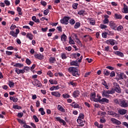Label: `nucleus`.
<instances>
[{
	"label": "nucleus",
	"instance_id": "19",
	"mask_svg": "<svg viewBox=\"0 0 128 128\" xmlns=\"http://www.w3.org/2000/svg\"><path fill=\"white\" fill-rule=\"evenodd\" d=\"M66 38H68V36H66V34H63L61 36V40H62V42H66Z\"/></svg>",
	"mask_w": 128,
	"mask_h": 128
},
{
	"label": "nucleus",
	"instance_id": "35",
	"mask_svg": "<svg viewBox=\"0 0 128 128\" xmlns=\"http://www.w3.org/2000/svg\"><path fill=\"white\" fill-rule=\"evenodd\" d=\"M110 72L108 70H104V76H110Z\"/></svg>",
	"mask_w": 128,
	"mask_h": 128
},
{
	"label": "nucleus",
	"instance_id": "46",
	"mask_svg": "<svg viewBox=\"0 0 128 128\" xmlns=\"http://www.w3.org/2000/svg\"><path fill=\"white\" fill-rule=\"evenodd\" d=\"M13 108L15 110H22V106H18V105H14Z\"/></svg>",
	"mask_w": 128,
	"mask_h": 128
},
{
	"label": "nucleus",
	"instance_id": "18",
	"mask_svg": "<svg viewBox=\"0 0 128 128\" xmlns=\"http://www.w3.org/2000/svg\"><path fill=\"white\" fill-rule=\"evenodd\" d=\"M108 114L109 116H112L114 118H116L118 116V114L112 110L108 112Z\"/></svg>",
	"mask_w": 128,
	"mask_h": 128
},
{
	"label": "nucleus",
	"instance_id": "16",
	"mask_svg": "<svg viewBox=\"0 0 128 128\" xmlns=\"http://www.w3.org/2000/svg\"><path fill=\"white\" fill-rule=\"evenodd\" d=\"M77 122L79 126H84L85 122H84V120L82 119H77Z\"/></svg>",
	"mask_w": 128,
	"mask_h": 128
},
{
	"label": "nucleus",
	"instance_id": "49",
	"mask_svg": "<svg viewBox=\"0 0 128 128\" xmlns=\"http://www.w3.org/2000/svg\"><path fill=\"white\" fill-rule=\"evenodd\" d=\"M78 118L80 120H84V114L82 113L80 114L78 117Z\"/></svg>",
	"mask_w": 128,
	"mask_h": 128
},
{
	"label": "nucleus",
	"instance_id": "58",
	"mask_svg": "<svg viewBox=\"0 0 128 128\" xmlns=\"http://www.w3.org/2000/svg\"><path fill=\"white\" fill-rule=\"evenodd\" d=\"M48 28L46 27L45 28H42L41 30H42V32H46L48 31Z\"/></svg>",
	"mask_w": 128,
	"mask_h": 128
},
{
	"label": "nucleus",
	"instance_id": "62",
	"mask_svg": "<svg viewBox=\"0 0 128 128\" xmlns=\"http://www.w3.org/2000/svg\"><path fill=\"white\" fill-rule=\"evenodd\" d=\"M38 80L34 79V82H32V84H34L35 86H36Z\"/></svg>",
	"mask_w": 128,
	"mask_h": 128
},
{
	"label": "nucleus",
	"instance_id": "47",
	"mask_svg": "<svg viewBox=\"0 0 128 128\" xmlns=\"http://www.w3.org/2000/svg\"><path fill=\"white\" fill-rule=\"evenodd\" d=\"M47 74L48 76L50 78H52L54 76V74L52 72V71L49 70L47 72Z\"/></svg>",
	"mask_w": 128,
	"mask_h": 128
},
{
	"label": "nucleus",
	"instance_id": "44",
	"mask_svg": "<svg viewBox=\"0 0 128 128\" xmlns=\"http://www.w3.org/2000/svg\"><path fill=\"white\" fill-rule=\"evenodd\" d=\"M62 97L64 98H70V96L68 94H63Z\"/></svg>",
	"mask_w": 128,
	"mask_h": 128
},
{
	"label": "nucleus",
	"instance_id": "5",
	"mask_svg": "<svg viewBox=\"0 0 128 128\" xmlns=\"http://www.w3.org/2000/svg\"><path fill=\"white\" fill-rule=\"evenodd\" d=\"M119 104L122 108H128V103L126 102V101L124 100H119Z\"/></svg>",
	"mask_w": 128,
	"mask_h": 128
},
{
	"label": "nucleus",
	"instance_id": "36",
	"mask_svg": "<svg viewBox=\"0 0 128 128\" xmlns=\"http://www.w3.org/2000/svg\"><path fill=\"white\" fill-rule=\"evenodd\" d=\"M86 14V12L84 10H82L78 12V14H80V16H84V14Z\"/></svg>",
	"mask_w": 128,
	"mask_h": 128
},
{
	"label": "nucleus",
	"instance_id": "8",
	"mask_svg": "<svg viewBox=\"0 0 128 128\" xmlns=\"http://www.w3.org/2000/svg\"><path fill=\"white\" fill-rule=\"evenodd\" d=\"M110 122H112L114 124H117L118 126H120L122 124V122L114 118H111Z\"/></svg>",
	"mask_w": 128,
	"mask_h": 128
},
{
	"label": "nucleus",
	"instance_id": "59",
	"mask_svg": "<svg viewBox=\"0 0 128 128\" xmlns=\"http://www.w3.org/2000/svg\"><path fill=\"white\" fill-rule=\"evenodd\" d=\"M110 74V78H114V76H116V73L114 71H112Z\"/></svg>",
	"mask_w": 128,
	"mask_h": 128
},
{
	"label": "nucleus",
	"instance_id": "37",
	"mask_svg": "<svg viewBox=\"0 0 128 128\" xmlns=\"http://www.w3.org/2000/svg\"><path fill=\"white\" fill-rule=\"evenodd\" d=\"M119 112L120 114H126V110L122 109L120 110Z\"/></svg>",
	"mask_w": 128,
	"mask_h": 128
},
{
	"label": "nucleus",
	"instance_id": "28",
	"mask_svg": "<svg viewBox=\"0 0 128 128\" xmlns=\"http://www.w3.org/2000/svg\"><path fill=\"white\" fill-rule=\"evenodd\" d=\"M96 92H92L90 94V100H94L96 98Z\"/></svg>",
	"mask_w": 128,
	"mask_h": 128
},
{
	"label": "nucleus",
	"instance_id": "45",
	"mask_svg": "<svg viewBox=\"0 0 128 128\" xmlns=\"http://www.w3.org/2000/svg\"><path fill=\"white\" fill-rule=\"evenodd\" d=\"M78 3H74L72 4V7L74 10H76L78 8Z\"/></svg>",
	"mask_w": 128,
	"mask_h": 128
},
{
	"label": "nucleus",
	"instance_id": "53",
	"mask_svg": "<svg viewBox=\"0 0 128 128\" xmlns=\"http://www.w3.org/2000/svg\"><path fill=\"white\" fill-rule=\"evenodd\" d=\"M33 118L34 120L36 122H39L38 118V116H36V115L33 116Z\"/></svg>",
	"mask_w": 128,
	"mask_h": 128
},
{
	"label": "nucleus",
	"instance_id": "6",
	"mask_svg": "<svg viewBox=\"0 0 128 128\" xmlns=\"http://www.w3.org/2000/svg\"><path fill=\"white\" fill-rule=\"evenodd\" d=\"M109 26L112 30H115L116 28H118V25H116V22L114 21H110L109 22Z\"/></svg>",
	"mask_w": 128,
	"mask_h": 128
},
{
	"label": "nucleus",
	"instance_id": "9",
	"mask_svg": "<svg viewBox=\"0 0 128 128\" xmlns=\"http://www.w3.org/2000/svg\"><path fill=\"white\" fill-rule=\"evenodd\" d=\"M106 44H110L111 46H114L116 44V40L114 39H109L106 41Z\"/></svg>",
	"mask_w": 128,
	"mask_h": 128
},
{
	"label": "nucleus",
	"instance_id": "63",
	"mask_svg": "<svg viewBox=\"0 0 128 128\" xmlns=\"http://www.w3.org/2000/svg\"><path fill=\"white\" fill-rule=\"evenodd\" d=\"M6 54H7V56H12V54H14V52H12L10 51H6Z\"/></svg>",
	"mask_w": 128,
	"mask_h": 128
},
{
	"label": "nucleus",
	"instance_id": "52",
	"mask_svg": "<svg viewBox=\"0 0 128 128\" xmlns=\"http://www.w3.org/2000/svg\"><path fill=\"white\" fill-rule=\"evenodd\" d=\"M70 24L72 26H74V24H76V20H74V19H71L70 20Z\"/></svg>",
	"mask_w": 128,
	"mask_h": 128
},
{
	"label": "nucleus",
	"instance_id": "23",
	"mask_svg": "<svg viewBox=\"0 0 128 128\" xmlns=\"http://www.w3.org/2000/svg\"><path fill=\"white\" fill-rule=\"evenodd\" d=\"M114 16V18L117 20H122V16L120 14H115Z\"/></svg>",
	"mask_w": 128,
	"mask_h": 128
},
{
	"label": "nucleus",
	"instance_id": "34",
	"mask_svg": "<svg viewBox=\"0 0 128 128\" xmlns=\"http://www.w3.org/2000/svg\"><path fill=\"white\" fill-rule=\"evenodd\" d=\"M72 56H73L74 58H76L78 56H80V54L78 53L77 54L76 53H73L72 54Z\"/></svg>",
	"mask_w": 128,
	"mask_h": 128
},
{
	"label": "nucleus",
	"instance_id": "22",
	"mask_svg": "<svg viewBox=\"0 0 128 128\" xmlns=\"http://www.w3.org/2000/svg\"><path fill=\"white\" fill-rule=\"evenodd\" d=\"M13 66H15L16 68H23L24 66V64L20 63H16L14 65H13Z\"/></svg>",
	"mask_w": 128,
	"mask_h": 128
},
{
	"label": "nucleus",
	"instance_id": "32",
	"mask_svg": "<svg viewBox=\"0 0 128 128\" xmlns=\"http://www.w3.org/2000/svg\"><path fill=\"white\" fill-rule=\"evenodd\" d=\"M100 102H106V104H108V102H110V100L106 98H102L101 99V100H100Z\"/></svg>",
	"mask_w": 128,
	"mask_h": 128
},
{
	"label": "nucleus",
	"instance_id": "30",
	"mask_svg": "<svg viewBox=\"0 0 128 128\" xmlns=\"http://www.w3.org/2000/svg\"><path fill=\"white\" fill-rule=\"evenodd\" d=\"M124 14H128V6L126 4H124Z\"/></svg>",
	"mask_w": 128,
	"mask_h": 128
},
{
	"label": "nucleus",
	"instance_id": "29",
	"mask_svg": "<svg viewBox=\"0 0 128 128\" xmlns=\"http://www.w3.org/2000/svg\"><path fill=\"white\" fill-rule=\"evenodd\" d=\"M60 90V86L58 85L57 86H52L50 88V90Z\"/></svg>",
	"mask_w": 128,
	"mask_h": 128
},
{
	"label": "nucleus",
	"instance_id": "12",
	"mask_svg": "<svg viewBox=\"0 0 128 128\" xmlns=\"http://www.w3.org/2000/svg\"><path fill=\"white\" fill-rule=\"evenodd\" d=\"M70 106H72V108H80V105L74 102H72V104H71Z\"/></svg>",
	"mask_w": 128,
	"mask_h": 128
},
{
	"label": "nucleus",
	"instance_id": "24",
	"mask_svg": "<svg viewBox=\"0 0 128 128\" xmlns=\"http://www.w3.org/2000/svg\"><path fill=\"white\" fill-rule=\"evenodd\" d=\"M10 100H12L13 102H16L18 99L16 96H10Z\"/></svg>",
	"mask_w": 128,
	"mask_h": 128
},
{
	"label": "nucleus",
	"instance_id": "54",
	"mask_svg": "<svg viewBox=\"0 0 128 128\" xmlns=\"http://www.w3.org/2000/svg\"><path fill=\"white\" fill-rule=\"evenodd\" d=\"M108 36V33L106 32L102 33V38H106Z\"/></svg>",
	"mask_w": 128,
	"mask_h": 128
},
{
	"label": "nucleus",
	"instance_id": "1",
	"mask_svg": "<svg viewBox=\"0 0 128 128\" xmlns=\"http://www.w3.org/2000/svg\"><path fill=\"white\" fill-rule=\"evenodd\" d=\"M68 70L70 74H72L74 76H80V74H78V71L76 68L74 67H70Z\"/></svg>",
	"mask_w": 128,
	"mask_h": 128
},
{
	"label": "nucleus",
	"instance_id": "51",
	"mask_svg": "<svg viewBox=\"0 0 128 128\" xmlns=\"http://www.w3.org/2000/svg\"><path fill=\"white\" fill-rule=\"evenodd\" d=\"M68 84H70L71 86H78V84L76 82H68Z\"/></svg>",
	"mask_w": 128,
	"mask_h": 128
},
{
	"label": "nucleus",
	"instance_id": "42",
	"mask_svg": "<svg viewBox=\"0 0 128 128\" xmlns=\"http://www.w3.org/2000/svg\"><path fill=\"white\" fill-rule=\"evenodd\" d=\"M8 86H9L10 88H14V82L12 81H9Z\"/></svg>",
	"mask_w": 128,
	"mask_h": 128
},
{
	"label": "nucleus",
	"instance_id": "60",
	"mask_svg": "<svg viewBox=\"0 0 128 128\" xmlns=\"http://www.w3.org/2000/svg\"><path fill=\"white\" fill-rule=\"evenodd\" d=\"M26 64H28V66H30V64H32V61H30V59L26 58Z\"/></svg>",
	"mask_w": 128,
	"mask_h": 128
},
{
	"label": "nucleus",
	"instance_id": "57",
	"mask_svg": "<svg viewBox=\"0 0 128 128\" xmlns=\"http://www.w3.org/2000/svg\"><path fill=\"white\" fill-rule=\"evenodd\" d=\"M48 12H50V10L48 9H46L44 10V14L45 16H48Z\"/></svg>",
	"mask_w": 128,
	"mask_h": 128
},
{
	"label": "nucleus",
	"instance_id": "10",
	"mask_svg": "<svg viewBox=\"0 0 128 128\" xmlns=\"http://www.w3.org/2000/svg\"><path fill=\"white\" fill-rule=\"evenodd\" d=\"M113 52L114 54H116V56H120V58H124V53L120 52V51H114Z\"/></svg>",
	"mask_w": 128,
	"mask_h": 128
},
{
	"label": "nucleus",
	"instance_id": "27",
	"mask_svg": "<svg viewBox=\"0 0 128 128\" xmlns=\"http://www.w3.org/2000/svg\"><path fill=\"white\" fill-rule=\"evenodd\" d=\"M122 74H118L116 76V80H124V78L122 77Z\"/></svg>",
	"mask_w": 128,
	"mask_h": 128
},
{
	"label": "nucleus",
	"instance_id": "31",
	"mask_svg": "<svg viewBox=\"0 0 128 128\" xmlns=\"http://www.w3.org/2000/svg\"><path fill=\"white\" fill-rule=\"evenodd\" d=\"M38 112H40L42 116H44V114H46V112H44L43 108H40V109L38 110Z\"/></svg>",
	"mask_w": 128,
	"mask_h": 128
},
{
	"label": "nucleus",
	"instance_id": "26",
	"mask_svg": "<svg viewBox=\"0 0 128 128\" xmlns=\"http://www.w3.org/2000/svg\"><path fill=\"white\" fill-rule=\"evenodd\" d=\"M124 30V26L122 25H120L118 27H116L114 30H118V32H122Z\"/></svg>",
	"mask_w": 128,
	"mask_h": 128
},
{
	"label": "nucleus",
	"instance_id": "56",
	"mask_svg": "<svg viewBox=\"0 0 128 128\" xmlns=\"http://www.w3.org/2000/svg\"><path fill=\"white\" fill-rule=\"evenodd\" d=\"M42 83L40 82V81L38 80L37 81V84H36V86H37V88H40V86H42Z\"/></svg>",
	"mask_w": 128,
	"mask_h": 128
},
{
	"label": "nucleus",
	"instance_id": "20",
	"mask_svg": "<svg viewBox=\"0 0 128 128\" xmlns=\"http://www.w3.org/2000/svg\"><path fill=\"white\" fill-rule=\"evenodd\" d=\"M102 92V96L103 98H110V95L108 94L106 90H104Z\"/></svg>",
	"mask_w": 128,
	"mask_h": 128
},
{
	"label": "nucleus",
	"instance_id": "15",
	"mask_svg": "<svg viewBox=\"0 0 128 128\" xmlns=\"http://www.w3.org/2000/svg\"><path fill=\"white\" fill-rule=\"evenodd\" d=\"M51 94L56 98H60V93H59L58 92H52Z\"/></svg>",
	"mask_w": 128,
	"mask_h": 128
},
{
	"label": "nucleus",
	"instance_id": "21",
	"mask_svg": "<svg viewBox=\"0 0 128 128\" xmlns=\"http://www.w3.org/2000/svg\"><path fill=\"white\" fill-rule=\"evenodd\" d=\"M57 108L58 110H60V112H66V110L62 108V106L60 105H58Z\"/></svg>",
	"mask_w": 128,
	"mask_h": 128
},
{
	"label": "nucleus",
	"instance_id": "55",
	"mask_svg": "<svg viewBox=\"0 0 128 128\" xmlns=\"http://www.w3.org/2000/svg\"><path fill=\"white\" fill-rule=\"evenodd\" d=\"M108 28V26H106L104 24H100V28H101L102 30L106 28Z\"/></svg>",
	"mask_w": 128,
	"mask_h": 128
},
{
	"label": "nucleus",
	"instance_id": "48",
	"mask_svg": "<svg viewBox=\"0 0 128 128\" xmlns=\"http://www.w3.org/2000/svg\"><path fill=\"white\" fill-rule=\"evenodd\" d=\"M106 92H107V94H114V90H113V89H112L110 90H106Z\"/></svg>",
	"mask_w": 128,
	"mask_h": 128
},
{
	"label": "nucleus",
	"instance_id": "14",
	"mask_svg": "<svg viewBox=\"0 0 128 128\" xmlns=\"http://www.w3.org/2000/svg\"><path fill=\"white\" fill-rule=\"evenodd\" d=\"M72 96L73 98H78V96H80V91L78 90L74 91L72 94Z\"/></svg>",
	"mask_w": 128,
	"mask_h": 128
},
{
	"label": "nucleus",
	"instance_id": "3",
	"mask_svg": "<svg viewBox=\"0 0 128 128\" xmlns=\"http://www.w3.org/2000/svg\"><path fill=\"white\" fill-rule=\"evenodd\" d=\"M70 17L65 16L60 20V22L64 24H68V20H70Z\"/></svg>",
	"mask_w": 128,
	"mask_h": 128
},
{
	"label": "nucleus",
	"instance_id": "50",
	"mask_svg": "<svg viewBox=\"0 0 128 128\" xmlns=\"http://www.w3.org/2000/svg\"><path fill=\"white\" fill-rule=\"evenodd\" d=\"M69 44H74V41L72 40L70 36L69 38Z\"/></svg>",
	"mask_w": 128,
	"mask_h": 128
},
{
	"label": "nucleus",
	"instance_id": "4",
	"mask_svg": "<svg viewBox=\"0 0 128 128\" xmlns=\"http://www.w3.org/2000/svg\"><path fill=\"white\" fill-rule=\"evenodd\" d=\"M113 84L115 91L116 92H118V94H120V92H122V90H120V87L118 84L114 82Z\"/></svg>",
	"mask_w": 128,
	"mask_h": 128
},
{
	"label": "nucleus",
	"instance_id": "40",
	"mask_svg": "<svg viewBox=\"0 0 128 128\" xmlns=\"http://www.w3.org/2000/svg\"><path fill=\"white\" fill-rule=\"evenodd\" d=\"M80 27V22H77L76 23L74 26V28H78Z\"/></svg>",
	"mask_w": 128,
	"mask_h": 128
},
{
	"label": "nucleus",
	"instance_id": "11",
	"mask_svg": "<svg viewBox=\"0 0 128 128\" xmlns=\"http://www.w3.org/2000/svg\"><path fill=\"white\" fill-rule=\"evenodd\" d=\"M15 72H16L18 74H24V72H26V71H24V69L22 70H20L18 69V68H15Z\"/></svg>",
	"mask_w": 128,
	"mask_h": 128
},
{
	"label": "nucleus",
	"instance_id": "7",
	"mask_svg": "<svg viewBox=\"0 0 128 128\" xmlns=\"http://www.w3.org/2000/svg\"><path fill=\"white\" fill-rule=\"evenodd\" d=\"M54 118L56 119L55 120L56 122H59L60 123L62 124L63 126H66V122L64 120L62 119L60 117H55Z\"/></svg>",
	"mask_w": 128,
	"mask_h": 128
},
{
	"label": "nucleus",
	"instance_id": "39",
	"mask_svg": "<svg viewBox=\"0 0 128 128\" xmlns=\"http://www.w3.org/2000/svg\"><path fill=\"white\" fill-rule=\"evenodd\" d=\"M61 58L62 60H66L68 56H66V53H62L61 54Z\"/></svg>",
	"mask_w": 128,
	"mask_h": 128
},
{
	"label": "nucleus",
	"instance_id": "33",
	"mask_svg": "<svg viewBox=\"0 0 128 128\" xmlns=\"http://www.w3.org/2000/svg\"><path fill=\"white\" fill-rule=\"evenodd\" d=\"M49 82H50V84H58V81L56 80H54L52 79L50 80Z\"/></svg>",
	"mask_w": 128,
	"mask_h": 128
},
{
	"label": "nucleus",
	"instance_id": "64",
	"mask_svg": "<svg viewBox=\"0 0 128 128\" xmlns=\"http://www.w3.org/2000/svg\"><path fill=\"white\" fill-rule=\"evenodd\" d=\"M103 22L104 24H108L109 22V21H108V18H104V21H103Z\"/></svg>",
	"mask_w": 128,
	"mask_h": 128
},
{
	"label": "nucleus",
	"instance_id": "13",
	"mask_svg": "<svg viewBox=\"0 0 128 128\" xmlns=\"http://www.w3.org/2000/svg\"><path fill=\"white\" fill-rule=\"evenodd\" d=\"M34 56L36 58H38L40 60H44V56L40 54H36Z\"/></svg>",
	"mask_w": 128,
	"mask_h": 128
},
{
	"label": "nucleus",
	"instance_id": "38",
	"mask_svg": "<svg viewBox=\"0 0 128 128\" xmlns=\"http://www.w3.org/2000/svg\"><path fill=\"white\" fill-rule=\"evenodd\" d=\"M102 84L104 86H105V88L108 90V84L104 80H103V82H102Z\"/></svg>",
	"mask_w": 128,
	"mask_h": 128
},
{
	"label": "nucleus",
	"instance_id": "43",
	"mask_svg": "<svg viewBox=\"0 0 128 128\" xmlns=\"http://www.w3.org/2000/svg\"><path fill=\"white\" fill-rule=\"evenodd\" d=\"M17 12H18V14L20 16H22V8H20V7L17 8Z\"/></svg>",
	"mask_w": 128,
	"mask_h": 128
},
{
	"label": "nucleus",
	"instance_id": "61",
	"mask_svg": "<svg viewBox=\"0 0 128 128\" xmlns=\"http://www.w3.org/2000/svg\"><path fill=\"white\" fill-rule=\"evenodd\" d=\"M56 30H58V32H62V26H59L56 28Z\"/></svg>",
	"mask_w": 128,
	"mask_h": 128
},
{
	"label": "nucleus",
	"instance_id": "41",
	"mask_svg": "<svg viewBox=\"0 0 128 128\" xmlns=\"http://www.w3.org/2000/svg\"><path fill=\"white\" fill-rule=\"evenodd\" d=\"M10 34H11L12 36H14V38H18V35L14 31H10Z\"/></svg>",
	"mask_w": 128,
	"mask_h": 128
},
{
	"label": "nucleus",
	"instance_id": "17",
	"mask_svg": "<svg viewBox=\"0 0 128 128\" xmlns=\"http://www.w3.org/2000/svg\"><path fill=\"white\" fill-rule=\"evenodd\" d=\"M26 38H29L30 40H34V35L32 33L28 32L26 35Z\"/></svg>",
	"mask_w": 128,
	"mask_h": 128
},
{
	"label": "nucleus",
	"instance_id": "25",
	"mask_svg": "<svg viewBox=\"0 0 128 128\" xmlns=\"http://www.w3.org/2000/svg\"><path fill=\"white\" fill-rule=\"evenodd\" d=\"M49 60L50 64H54L56 62V60L54 57H50Z\"/></svg>",
	"mask_w": 128,
	"mask_h": 128
},
{
	"label": "nucleus",
	"instance_id": "2",
	"mask_svg": "<svg viewBox=\"0 0 128 128\" xmlns=\"http://www.w3.org/2000/svg\"><path fill=\"white\" fill-rule=\"evenodd\" d=\"M84 56H82L80 58H77V60L72 61L70 62V66H80V64L78 62H80L82 60Z\"/></svg>",
	"mask_w": 128,
	"mask_h": 128
}]
</instances>
